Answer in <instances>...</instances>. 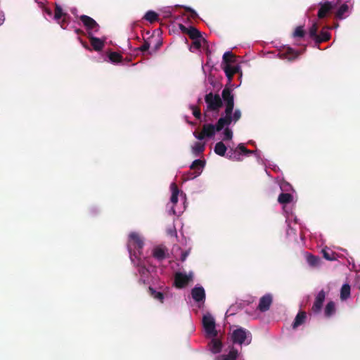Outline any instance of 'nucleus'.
Here are the masks:
<instances>
[{"instance_id": "6e6d98bb", "label": "nucleus", "mask_w": 360, "mask_h": 360, "mask_svg": "<svg viewBox=\"0 0 360 360\" xmlns=\"http://www.w3.org/2000/svg\"><path fill=\"white\" fill-rule=\"evenodd\" d=\"M128 63H129V64H127L128 66H133V65H134V63H130L129 60L128 61Z\"/></svg>"}, {"instance_id": "423d86ee", "label": "nucleus", "mask_w": 360, "mask_h": 360, "mask_svg": "<svg viewBox=\"0 0 360 360\" xmlns=\"http://www.w3.org/2000/svg\"><path fill=\"white\" fill-rule=\"evenodd\" d=\"M205 101L210 110H218L222 106V101L219 95L213 94L212 92L206 94Z\"/></svg>"}, {"instance_id": "4be33fe9", "label": "nucleus", "mask_w": 360, "mask_h": 360, "mask_svg": "<svg viewBox=\"0 0 360 360\" xmlns=\"http://www.w3.org/2000/svg\"><path fill=\"white\" fill-rule=\"evenodd\" d=\"M330 39V34L328 31L321 30L320 34H318V38L315 39V44L319 46L321 43L328 41Z\"/></svg>"}, {"instance_id": "58836bf2", "label": "nucleus", "mask_w": 360, "mask_h": 360, "mask_svg": "<svg viewBox=\"0 0 360 360\" xmlns=\"http://www.w3.org/2000/svg\"><path fill=\"white\" fill-rule=\"evenodd\" d=\"M65 15V13H63L62 8L60 6L56 5V8H55V11H54L55 19L59 20L62 18V16H63Z\"/></svg>"}, {"instance_id": "6e6552de", "label": "nucleus", "mask_w": 360, "mask_h": 360, "mask_svg": "<svg viewBox=\"0 0 360 360\" xmlns=\"http://www.w3.org/2000/svg\"><path fill=\"white\" fill-rule=\"evenodd\" d=\"M300 53V51H295L290 46H284L279 51L278 55L282 59L292 61L297 59Z\"/></svg>"}, {"instance_id": "c756f323", "label": "nucleus", "mask_w": 360, "mask_h": 360, "mask_svg": "<svg viewBox=\"0 0 360 360\" xmlns=\"http://www.w3.org/2000/svg\"><path fill=\"white\" fill-rule=\"evenodd\" d=\"M148 292L150 293V295L153 297L154 299L158 300L161 303H163L164 301V294L161 292H157L154 288L152 287H149Z\"/></svg>"}, {"instance_id": "79ce46f5", "label": "nucleus", "mask_w": 360, "mask_h": 360, "mask_svg": "<svg viewBox=\"0 0 360 360\" xmlns=\"http://www.w3.org/2000/svg\"><path fill=\"white\" fill-rule=\"evenodd\" d=\"M307 262L311 266H316L319 264V257H316L314 255H309L307 256Z\"/></svg>"}, {"instance_id": "412c9836", "label": "nucleus", "mask_w": 360, "mask_h": 360, "mask_svg": "<svg viewBox=\"0 0 360 360\" xmlns=\"http://www.w3.org/2000/svg\"><path fill=\"white\" fill-rule=\"evenodd\" d=\"M238 356V352L236 349L232 348L228 354L220 355L215 360H236Z\"/></svg>"}, {"instance_id": "c9c22d12", "label": "nucleus", "mask_w": 360, "mask_h": 360, "mask_svg": "<svg viewBox=\"0 0 360 360\" xmlns=\"http://www.w3.org/2000/svg\"><path fill=\"white\" fill-rule=\"evenodd\" d=\"M241 117V112L239 109H236L234 112L232 114H231L230 115V122L229 123V125H230L231 124L232 122H233L234 123H236V122H238Z\"/></svg>"}, {"instance_id": "5fc2aeb1", "label": "nucleus", "mask_w": 360, "mask_h": 360, "mask_svg": "<svg viewBox=\"0 0 360 360\" xmlns=\"http://www.w3.org/2000/svg\"><path fill=\"white\" fill-rule=\"evenodd\" d=\"M162 44L161 42H158L157 44H156V46H155V49H157L160 45Z\"/></svg>"}, {"instance_id": "37998d69", "label": "nucleus", "mask_w": 360, "mask_h": 360, "mask_svg": "<svg viewBox=\"0 0 360 360\" xmlns=\"http://www.w3.org/2000/svg\"><path fill=\"white\" fill-rule=\"evenodd\" d=\"M233 137V131L229 127H226L224 131V141L231 140Z\"/></svg>"}, {"instance_id": "49530a36", "label": "nucleus", "mask_w": 360, "mask_h": 360, "mask_svg": "<svg viewBox=\"0 0 360 360\" xmlns=\"http://www.w3.org/2000/svg\"><path fill=\"white\" fill-rule=\"evenodd\" d=\"M149 48H150V43L147 41H144L143 44L139 47V50L141 52L145 53L146 51H148Z\"/></svg>"}, {"instance_id": "b1692460", "label": "nucleus", "mask_w": 360, "mask_h": 360, "mask_svg": "<svg viewBox=\"0 0 360 360\" xmlns=\"http://www.w3.org/2000/svg\"><path fill=\"white\" fill-rule=\"evenodd\" d=\"M226 158L233 161H240V153L236 148H230L226 154Z\"/></svg>"}, {"instance_id": "09e8293b", "label": "nucleus", "mask_w": 360, "mask_h": 360, "mask_svg": "<svg viewBox=\"0 0 360 360\" xmlns=\"http://www.w3.org/2000/svg\"><path fill=\"white\" fill-rule=\"evenodd\" d=\"M236 148L238 149V151L240 153V155H243L245 152V150L247 149L243 143L238 144Z\"/></svg>"}, {"instance_id": "9b49d317", "label": "nucleus", "mask_w": 360, "mask_h": 360, "mask_svg": "<svg viewBox=\"0 0 360 360\" xmlns=\"http://www.w3.org/2000/svg\"><path fill=\"white\" fill-rule=\"evenodd\" d=\"M219 119L215 125L212 124H204L202 127V131H204L205 136L207 137H212L214 135L216 131H220L225 127H228L229 124H224L222 127H219Z\"/></svg>"}, {"instance_id": "864d4df0", "label": "nucleus", "mask_w": 360, "mask_h": 360, "mask_svg": "<svg viewBox=\"0 0 360 360\" xmlns=\"http://www.w3.org/2000/svg\"><path fill=\"white\" fill-rule=\"evenodd\" d=\"M139 283L140 284H144V283H145V281H144V280H143V278H140V279L139 280Z\"/></svg>"}, {"instance_id": "4468645a", "label": "nucleus", "mask_w": 360, "mask_h": 360, "mask_svg": "<svg viewBox=\"0 0 360 360\" xmlns=\"http://www.w3.org/2000/svg\"><path fill=\"white\" fill-rule=\"evenodd\" d=\"M179 28L183 33L188 34L193 40L202 37L201 32L195 27L189 26L187 27L181 24L179 25Z\"/></svg>"}, {"instance_id": "c03bdc74", "label": "nucleus", "mask_w": 360, "mask_h": 360, "mask_svg": "<svg viewBox=\"0 0 360 360\" xmlns=\"http://www.w3.org/2000/svg\"><path fill=\"white\" fill-rule=\"evenodd\" d=\"M138 271L141 276H146L148 274V269L144 265H138Z\"/></svg>"}, {"instance_id": "f8f14e48", "label": "nucleus", "mask_w": 360, "mask_h": 360, "mask_svg": "<svg viewBox=\"0 0 360 360\" xmlns=\"http://www.w3.org/2000/svg\"><path fill=\"white\" fill-rule=\"evenodd\" d=\"M326 299V292L323 290H321L317 294L313 306L311 307V310L314 313L317 314L319 313L322 309L323 302Z\"/></svg>"}, {"instance_id": "7ed1b4c3", "label": "nucleus", "mask_w": 360, "mask_h": 360, "mask_svg": "<svg viewBox=\"0 0 360 360\" xmlns=\"http://www.w3.org/2000/svg\"><path fill=\"white\" fill-rule=\"evenodd\" d=\"M222 63L224 68H242L248 65L246 62L243 61L240 56H237L231 51H226L224 53Z\"/></svg>"}, {"instance_id": "473e14b6", "label": "nucleus", "mask_w": 360, "mask_h": 360, "mask_svg": "<svg viewBox=\"0 0 360 360\" xmlns=\"http://www.w3.org/2000/svg\"><path fill=\"white\" fill-rule=\"evenodd\" d=\"M318 30L319 25L317 22H314L309 30V36L314 41H315V39L318 38Z\"/></svg>"}, {"instance_id": "aec40b11", "label": "nucleus", "mask_w": 360, "mask_h": 360, "mask_svg": "<svg viewBox=\"0 0 360 360\" xmlns=\"http://www.w3.org/2000/svg\"><path fill=\"white\" fill-rule=\"evenodd\" d=\"M89 39L91 43V45L93 46L95 51H101L104 46L103 41L99 38L89 35Z\"/></svg>"}, {"instance_id": "1a4fd4ad", "label": "nucleus", "mask_w": 360, "mask_h": 360, "mask_svg": "<svg viewBox=\"0 0 360 360\" xmlns=\"http://www.w3.org/2000/svg\"><path fill=\"white\" fill-rule=\"evenodd\" d=\"M79 20L83 23L84 26L86 27V30L88 32L89 35L91 34L92 31H98L99 25L92 18L86 15H82L79 16Z\"/></svg>"}, {"instance_id": "a878e982", "label": "nucleus", "mask_w": 360, "mask_h": 360, "mask_svg": "<svg viewBox=\"0 0 360 360\" xmlns=\"http://www.w3.org/2000/svg\"><path fill=\"white\" fill-rule=\"evenodd\" d=\"M293 196L288 193H281L278 198V202L280 204H288L292 201Z\"/></svg>"}, {"instance_id": "e433bc0d", "label": "nucleus", "mask_w": 360, "mask_h": 360, "mask_svg": "<svg viewBox=\"0 0 360 360\" xmlns=\"http://www.w3.org/2000/svg\"><path fill=\"white\" fill-rule=\"evenodd\" d=\"M306 32L304 30L303 26H298L295 28L292 36L293 37L302 38L305 36Z\"/></svg>"}, {"instance_id": "f704fd0d", "label": "nucleus", "mask_w": 360, "mask_h": 360, "mask_svg": "<svg viewBox=\"0 0 360 360\" xmlns=\"http://www.w3.org/2000/svg\"><path fill=\"white\" fill-rule=\"evenodd\" d=\"M205 150V145L200 142H196L192 148V151L195 155L201 154Z\"/></svg>"}, {"instance_id": "cd10ccee", "label": "nucleus", "mask_w": 360, "mask_h": 360, "mask_svg": "<svg viewBox=\"0 0 360 360\" xmlns=\"http://www.w3.org/2000/svg\"><path fill=\"white\" fill-rule=\"evenodd\" d=\"M205 165V160L198 159V160H194L192 162L191 165L190 166V169L191 170H193V172L194 171H201L202 172Z\"/></svg>"}, {"instance_id": "9d476101", "label": "nucleus", "mask_w": 360, "mask_h": 360, "mask_svg": "<svg viewBox=\"0 0 360 360\" xmlns=\"http://www.w3.org/2000/svg\"><path fill=\"white\" fill-rule=\"evenodd\" d=\"M143 242L139 235L135 232H132L129 234V239L128 242V250L129 254L131 255V246L134 248L140 250L143 248Z\"/></svg>"}, {"instance_id": "c85d7f7f", "label": "nucleus", "mask_w": 360, "mask_h": 360, "mask_svg": "<svg viewBox=\"0 0 360 360\" xmlns=\"http://www.w3.org/2000/svg\"><path fill=\"white\" fill-rule=\"evenodd\" d=\"M351 288L348 283L344 284L340 290V298L342 300H345L350 296Z\"/></svg>"}, {"instance_id": "2eb2a0df", "label": "nucleus", "mask_w": 360, "mask_h": 360, "mask_svg": "<svg viewBox=\"0 0 360 360\" xmlns=\"http://www.w3.org/2000/svg\"><path fill=\"white\" fill-rule=\"evenodd\" d=\"M191 295L196 302H203L205 300V292L202 286L193 288L191 290Z\"/></svg>"}, {"instance_id": "20e7f679", "label": "nucleus", "mask_w": 360, "mask_h": 360, "mask_svg": "<svg viewBox=\"0 0 360 360\" xmlns=\"http://www.w3.org/2000/svg\"><path fill=\"white\" fill-rule=\"evenodd\" d=\"M341 0L337 1H321L319 4V9L317 13V17L319 19L325 18L329 13H330L333 10L337 7L338 4H340Z\"/></svg>"}, {"instance_id": "2f4dec72", "label": "nucleus", "mask_w": 360, "mask_h": 360, "mask_svg": "<svg viewBox=\"0 0 360 360\" xmlns=\"http://www.w3.org/2000/svg\"><path fill=\"white\" fill-rule=\"evenodd\" d=\"M322 253L323 257L328 261H334L337 259L336 254L329 249H323Z\"/></svg>"}, {"instance_id": "72a5a7b5", "label": "nucleus", "mask_w": 360, "mask_h": 360, "mask_svg": "<svg viewBox=\"0 0 360 360\" xmlns=\"http://www.w3.org/2000/svg\"><path fill=\"white\" fill-rule=\"evenodd\" d=\"M144 19L153 23L158 20V15L153 11H148L144 15Z\"/></svg>"}, {"instance_id": "a211bd4d", "label": "nucleus", "mask_w": 360, "mask_h": 360, "mask_svg": "<svg viewBox=\"0 0 360 360\" xmlns=\"http://www.w3.org/2000/svg\"><path fill=\"white\" fill-rule=\"evenodd\" d=\"M307 319V314L304 311H300L296 315L295 320L292 324L293 329L297 328L300 326L302 325Z\"/></svg>"}, {"instance_id": "ddd939ff", "label": "nucleus", "mask_w": 360, "mask_h": 360, "mask_svg": "<svg viewBox=\"0 0 360 360\" xmlns=\"http://www.w3.org/2000/svg\"><path fill=\"white\" fill-rule=\"evenodd\" d=\"M273 302V297L271 294H266L259 299L257 307L258 310L262 312L266 311L269 309Z\"/></svg>"}, {"instance_id": "dca6fc26", "label": "nucleus", "mask_w": 360, "mask_h": 360, "mask_svg": "<svg viewBox=\"0 0 360 360\" xmlns=\"http://www.w3.org/2000/svg\"><path fill=\"white\" fill-rule=\"evenodd\" d=\"M153 256L159 261H162L167 257V248L163 246L155 247L153 250Z\"/></svg>"}, {"instance_id": "a19ab883", "label": "nucleus", "mask_w": 360, "mask_h": 360, "mask_svg": "<svg viewBox=\"0 0 360 360\" xmlns=\"http://www.w3.org/2000/svg\"><path fill=\"white\" fill-rule=\"evenodd\" d=\"M240 69H224L226 76L228 77L229 80L231 81L233 76L239 72Z\"/></svg>"}, {"instance_id": "a18cd8bd", "label": "nucleus", "mask_w": 360, "mask_h": 360, "mask_svg": "<svg viewBox=\"0 0 360 360\" xmlns=\"http://www.w3.org/2000/svg\"><path fill=\"white\" fill-rule=\"evenodd\" d=\"M191 108L193 110V115L196 119H200L201 117L200 110L198 106L192 105Z\"/></svg>"}, {"instance_id": "7c9ffc66", "label": "nucleus", "mask_w": 360, "mask_h": 360, "mask_svg": "<svg viewBox=\"0 0 360 360\" xmlns=\"http://www.w3.org/2000/svg\"><path fill=\"white\" fill-rule=\"evenodd\" d=\"M335 303L333 301H330L329 302L327 303V304L325 307V310H324L325 316L326 317H330L332 315H333L335 314Z\"/></svg>"}, {"instance_id": "6ab92c4d", "label": "nucleus", "mask_w": 360, "mask_h": 360, "mask_svg": "<svg viewBox=\"0 0 360 360\" xmlns=\"http://www.w3.org/2000/svg\"><path fill=\"white\" fill-rule=\"evenodd\" d=\"M209 346L210 349L212 353L217 354L219 353L221 350L222 343L219 339L212 338V340L209 344Z\"/></svg>"}, {"instance_id": "39448f33", "label": "nucleus", "mask_w": 360, "mask_h": 360, "mask_svg": "<svg viewBox=\"0 0 360 360\" xmlns=\"http://www.w3.org/2000/svg\"><path fill=\"white\" fill-rule=\"evenodd\" d=\"M202 326L207 336L209 338H216L217 336L215 321L211 315L207 314L202 317Z\"/></svg>"}, {"instance_id": "5701e85b", "label": "nucleus", "mask_w": 360, "mask_h": 360, "mask_svg": "<svg viewBox=\"0 0 360 360\" xmlns=\"http://www.w3.org/2000/svg\"><path fill=\"white\" fill-rule=\"evenodd\" d=\"M226 150L227 147L222 141H219L215 144L214 151L218 155L222 157L225 156Z\"/></svg>"}, {"instance_id": "4c0bfd02", "label": "nucleus", "mask_w": 360, "mask_h": 360, "mask_svg": "<svg viewBox=\"0 0 360 360\" xmlns=\"http://www.w3.org/2000/svg\"><path fill=\"white\" fill-rule=\"evenodd\" d=\"M200 174L201 171L188 172L187 174L184 175V179L185 181L193 179L200 176Z\"/></svg>"}, {"instance_id": "de8ad7c7", "label": "nucleus", "mask_w": 360, "mask_h": 360, "mask_svg": "<svg viewBox=\"0 0 360 360\" xmlns=\"http://www.w3.org/2000/svg\"><path fill=\"white\" fill-rule=\"evenodd\" d=\"M193 135L195 136V137L199 140H202L204 139L205 137H207L204 133V131L202 130V131L200 133H198L196 131H195L193 133Z\"/></svg>"}, {"instance_id": "3c124183", "label": "nucleus", "mask_w": 360, "mask_h": 360, "mask_svg": "<svg viewBox=\"0 0 360 360\" xmlns=\"http://www.w3.org/2000/svg\"><path fill=\"white\" fill-rule=\"evenodd\" d=\"M188 255H189L188 250L183 252L181 255V261L184 262L186 259Z\"/></svg>"}, {"instance_id": "393cba45", "label": "nucleus", "mask_w": 360, "mask_h": 360, "mask_svg": "<svg viewBox=\"0 0 360 360\" xmlns=\"http://www.w3.org/2000/svg\"><path fill=\"white\" fill-rule=\"evenodd\" d=\"M170 188L172 191V195L170 198V201L173 204H176L178 202V195L179 193V189L175 183L171 184Z\"/></svg>"}, {"instance_id": "f257e3e1", "label": "nucleus", "mask_w": 360, "mask_h": 360, "mask_svg": "<svg viewBox=\"0 0 360 360\" xmlns=\"http://www.w3.org/2000/svg\"><path fill=\"white\" fill-rule=\"evenodd\" d=\"M221 97L225 103V116L219 118V127L224 124H229L231 121L230 115L232 114L234 108V99L232 90L229 88H224L221 92Z\"/></svg>"}, {"instance_id": "0eeeda50", "label": "nucleus", "mask_w": 360, "mask_h": 360, "mask_svg": "<svg viewBox=\"0 0 360 360\" xmlns=\"http://www.w3.org/2000/svg\"><path fill=\"white\" fill-rule=\"evenodd\" d=\"M193 276L192 272H190L188 275L177 272L174 276V285L177 288H184L193 280Z\"/></svg>"}, {"instance_id": "ea45409f", "label": "nucleus", "mask_w": 360, "mask_h": 360, "mask_svg": "<svg viewBox=\"0 0 360 360\" xmlns=\"http://www.w3.org/2000/svg\"><path fill=\"white\" fill-rule=\"evenodd\" d=\"M202 41H204V42L205 41V39H203L202 37L197 39H193V41L192 43V46H191V49L200 50V49L202 46Z\"/></svg>"}, {"instance_id": "8fccbe9b", "label": "nucleus", "mask_w": 360, "mask_h": 360, "mask_svg": "<svg viewBox=\"0 0 360 360\" xmlns=\"http://www.w3.org/2000/svg\"><path fill=\"white\" fill-rule=\"evenodd\" d=\"M185 10L188 12H190L191 15L190 16L192 18H195L197 16H198V14L197 13L193 10L191 8H189V7H184Z\"/></svg>"}, {"instance_id": "bb28decb", "label": "nucleus", "mask_w": 360, "mask_h": 360, "mask_svg": "<svg viewBox=\"0 0 360 360\" xmlns=\"http://www.w3.org/2000/svg\"><path fill=\"white\" fill-rule=\"evenodd\" d=\"M109 60L114 63H122V65H125L123 62V58L122 54L117 52H110L108 55Z\"/></svg>"}, {"instance_id": "603ef678", "label": "nucleus", "mask_w": 360, "mask_h": 360, "mask_svg": "<svg viewBox=\"0 0 360 360\" xmlns=\"http://www.w3.org/2000/svg\"><path fill=\"white\" fill-rule=\"evenodd\" d=\"M255 151L254 150H249V149H246L245 150V152L244 153L243 155H246V156H249L250 154H252V153H255Z\"/></svg>"}, {"instance_id": "f03ea898", "label": "nucleus", "mask_w": 360, "mask_h": 360, "mask_svg": "<svg viewBox=\"0 0 360 360\" xmlns=\"http://www.w3.org/2000/svg\"><path fill=\"white\" fill-rule=\"evenodd\" d=\"M231 340L234 344L248 345L252 341V333L248 330L240 327L233 331Z\"/></svg>"}, {"instance_id": "f3484780", "label": "nucleus", "mask_w": 360, "mask_h": 360, "mask_svg": "<svg viewBox=\"0 0 360 360\" xmlns=\"http://www.w3.org/2000/svg\"><path fill=\"white\" fill-rule=\"evenodd\" d=\"M349 1H346L341 4L335 13V18L338 20H342L345 18V14L349 11V6L348 4Z\"/></svg>"}]
</instances>
